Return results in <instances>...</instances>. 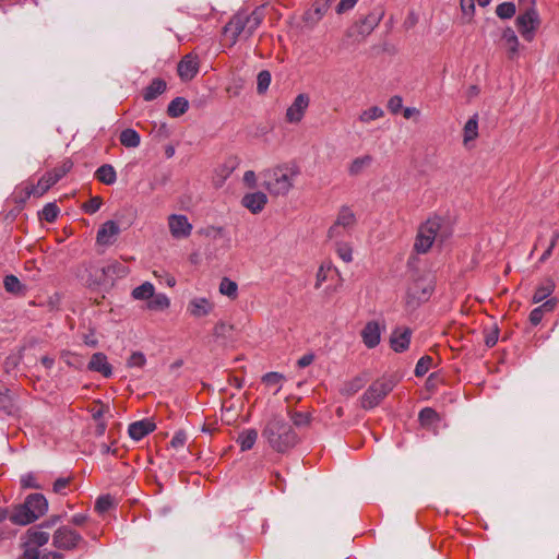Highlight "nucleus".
<instances>
[{
    "label": "nucleus",
    "instance_id": "obj_1",
    "mask_svg": "<svg viewBox=\"0 0 559 559\" xmlns=\"http://www.w3.org/2000/svg\"><path fill=\"white\" fill-rule=\"evenodd\" d=\"M300 167L294 162H284L262 171L263 187L273 197H285L300 176Z\"/></svg>",
    "mask_w": 559,
    "mask_h": 559
},
{
    "label": "nucleus",
    "instance_id": "obj_2",
    "mask_svg": "<svg viewBox=\"0 0 559 559\" xmlns=\"http://www.w3.org/2000/svg\"><path fill=\"white\" fill-rule=\"evenodd\" d=\"M262 437L278 453H285L298 443L297 433L282 414H274L267 419Z\"/></svg>",
    "mask_w": 559,
    "mask_h": 559
},
{
    "label": "nucleus",
    "instance_id": "obj_3",
    "mask_svg": "<svg viewBox=\"0 0 559 559\" xmlns=\"http://www.w3.org/2000/svg\"><path fill=\"white\" fill-rule=\"evenodd\" d=\"M263 10L258 8L251 13L238 12L225 25L223 29V43L233 47L239 40H247L261 25Z\"/></svg>",
    "mask_w": 559,
    "mask_h": 559
},
{
    "label": "nucleus",
    "instance_id": "obj_4",
    "mask_svg": "<svg viewBox=\"0 0 559 559\" xmlns=\"http://www.w3.org/2000/svg\"><path fill=\"white\" fill-rule=\"evenodd\" d=\"M451 235L452 229L443 217L437 215L428 217L418 227L414 250L418 254H425L436 242L443 243Z\"/></svg>",
    "mask_w": 559,
    "mask_h": 559
},
{
    "label": "nucleus",
    "instance_id": "obj_5",
    "mask_svg": "<svg viewBox=\"0 0 559 559\" xmlns=\"http://www.w3.org/2000/svg\"><path fill=\"white\" fill-rule=\"evenodd\" d=\"M47 509L46 498L40 493H32L23 504L12 510L10 521L14 524L27 525L44 515Z\"/></svg>",
    "mask_w": 559,
    "mask_h": 559
},
{
    "label": "nucleus",
    "instance_id": "obj_6",
    "mask_svg": "<svg viewBox=\"0 0 559 559\" xmlns=\"http://www.w3.org/2000/svg\"><path fill=\"white\" fill-rule=\"evenodd\" d=\"M399 380L395 374H385L372 382L360 399L361 406L366 409L376 407L394 389Z\"/></svg>",
    "mask_w": 559,
    "mask_h": 559
},
{
    "label": "nucleus",
    "instance_id": "obj_7",
    "mask_svg": "<svg viewBox=\"0 0 559 559\" xmlns=\"http://www.w3.org/2000/svg\"><path fill=\"white\" fill-rule=\"evenodd\" d=\"M515 25L524 40L533 41L540 25L538 12L534 8H530L520 13L515 20Z\"/></svg>",
    "mask_w": 559,
    "mask_h": 559
},
{
    "label": "nucleus",
    "instance_id": "obj_8",
    "mask_svg": "<svg viewBox=\"0 0 559 559\" xmlns=\"http://www.w3.org/2000/svg\"><path fill=\"white\" fill-rule=\"evenodd\" d=\"M357 223L356 214L349 206H342L337 212L334 224L328 230L330 239H337L344 233L352 230Z\"/></svg>",
    "mask_w": 559,
    "mask_h": 559
},
{
    "label": "nucleus",
    "instance_id": "obj_9",
    "mask_svg": "<svg viewBox=\"0 0 559 559\" xmlns=\"http://www.w3.org/2000/svg\"><path fill=\"white\" fill-rule=\"evenodd\" d=\"M216 304L211 296H193L187 304V313L194 320H201L214 313Z\"/></svg>",
    "mask_w": 559,
    "mask_h": 559
},
{
    "label": "nucleus",
    "instance_id": "obj_10",
    "mask_svg": "<svg viewBox=\"0 0 559 559\" xmlns=\"http://www.w3.org/2000/svg\"><path fill=\"white\" fill-rule=\"evenodd\" d=\"M55 185L56 181L49 173H46L38 179L37 183L26 181L19 187V190L24 193V198L22 200L31 197L40 198Z\"/></svg>",
    "mask_w": 559,
    "mask_h": 559
},
{
    "label": "nucleus",
    "instance_id": "obj_11",
    "mask_svg": "<svg viewBox=\"0 0 559 559\" xmlns=\"http://www.w3.org/2000/svg\"><path fill=\"white\" fill-rule=\"evenodd\" d=\"M435 290V283L430 277H418L408 286V297L417 302L427 301Z\"/></svg>",
    "mask_w": 559,
    "mask_h": 559
},
{
    "label": "nucleus",
    "instance_id": "obj_12",
    "mask_svg": "<svg viewBox=\"0 0 559 559\" xmlns=\"http://www.w3.org/2000/svg\"><path fill=\"white\" fill-rule=\"evenodd\" d=\"M384 329L385 325L381 324L379 321H368L360 332L364 345L367 348L377 347L381 342V335Z\"/></svg>",
    "mask_w": 559,
    "mask_h": 559
},
{
    "label": "nucleus",
    "instance_id": "obj_13",
    "mask_svg": "<svg viewBox=\"0 0 559 559\" xmlns=\"http://www.w3.org/2000/svg\"><path fill=\"white\" fill-rule=\"evenodd\" d=\"M310 99L306 94H299L295 97L292 105L287 108L285 114V120L288 123H299L309 107Z\"/></svg>",
    "mask_w": 559,
    "mask_h": 559
},
{
    "label": "nucleus",
    "instance_id": "obj_14",
    "mask_svg": "<svg viewBox=\"0 0 559 559\" xmlns=\"http://www.w3.org/2000/svg\"><path fill=\"white\" fill-rule=\"evenodd\" d=\"M168 228L175 239L188 238L192 231V225L186 215L171 214L168 216Z\"/></svg>",
    "mask_w": 559,
    "mask_h": 559
},
{
    "label": "nucleus",
    "instance_id": "obj_15",
    "mask_svg": "<svg viewBox=\"0 0 559 559\" xmlns=\"http://www.w3.org/2000/svg\"><path fill=\"white\" fill-rule=\"evenodd\" d=\"M80 542H82L81 535L67 526L58 528L53 534V544L58 548L73 549Z\"/></svg>",
    "mask_w": 559,
    "mask_h": 559
},
{
    "label": "nucleus",
    "instance_id": "obj_16",
    "mask_svg": "<svg viewBox=\"0 0 559 559\" xmlns=\"http://www.w3.org/2000/svg\"><path fill=\"white\" fill-rule=\"evenodd\" d=\"M412 338V330L407 326L395 328L390 335V346L395 353L408 349Z\"/></svg>",
    "mask_w": 559,
    "mask_h": 559
},
{
    "label": "nucleus",
    "instance_id": "obj_17",
    "mask_svg": "<svg viewBox=\"0 0 559 559\" xmlns=\"http://www.w3.org/2000/svg\"><path fill=\"white\" fill-rule=\"evenodd\" d=\"M267 204V195L262 191L246 193L241 199V205L252 214L261 213Z\"/></svg>",
    "mask_w": 559,
    "mask_h": 559
},
{
    "label": "nucleus",
    "instance_id": "obj_18",
    "mask_svg": "<svg viewBox=\"0 0 559 559\" xmlns=\"http://www.w3.org/2000/svg\"><path fill=\"white\" fill-rule=\"evenodd\" d=\"M119 233V225L114 221H107L99 227L96 235V242L99 246L108 247L116 241Z\"/></svg>",
    "mask_w": 559,
    "mask_h": 559
},
{
    "label": "nucleus",
    "instance_id": "obj_19",
    "mask_svg": "<svg viewBox=\"0 0 559 559\" xmlns=\"http://www.w3.org/2000/svg\"><path fill=\"white\" fill-rule=\"evenodd\" d=\"M178 75L183 81L192 80L199 72V58L197 55L188 53L178 63Z\"/></svg>",
    "mask_w": 559,
    "mask_h": 559
},
{
    "label": "nucleus",
    "instance_id": "obj_20",
    "mask_svg": "<svg viewBox=\"0 0 559 559\" xmlns=\"http://www.w3.org/2000/svg\"><path fill=\"white\" fill-rule=\"evenodd\" d=\"M384 16L382 9H376L369 12L364 19L356 24V29L359 35H369L381 22Z\"/></svg>",
    "mask_w": 559,
    "mask_h": 559
},
{
    "label": "nucleus",
    "instance_id": "obj_21",
    "mask_svg": "<svg viewBox=\"0 0 559 559\" xmlns=\"http://www.w3.org/2000/svg\"><path fill=\"white\" fill-rule=\"evenodd\" d=\"M501 40L507 49L508 58L513 60L519 56L520 52V40L515 32L511 27H507L502 31Z\"/></svg>",
    "mask_w": 559,
    "mask_h": 559
},
{
    "label": "nucleus",
    "instance_id": "obj_22",
    "mask_svg": "<svg viewBox=\"0 0 559 559\" xmlns=\"http://www.w3.org/2000/svg\"><path fill=\"white\" fill-rule=\"evenodd\" d=\"M479 135L478 115H473L464 124L462 132V143L465 147H472Z\"/></svg>",
    "mask_w": 559,
    "mask_h": 559
},
{
    "label": "nucleus",
    "instance_id": "obj_23",
    "mask_svg": "<svg viewBox=\"0 0 559 559\" xmlns=\"http://www.w3.org/2000/svg\"><path fill=\"white\" fill-rule=\"evenodd\" d=\"M155 429V424L151 420H139L135 423H132L129 426V436L135 440L139 441L143 439L145 436H147L150 432H152Z\"/></svg>",
    "mask_w": 559,
    "mask_h": 559
},
{
    "label": "nucleus",
    "instance_id": "obj_24",
    "mask_svg": "<svg viewBox=\"0 0 559 559\" xmlns=\"http://www.w3.org/2000/svg\"><path fill=\"white\" fill-rule=\"evenodd\" d=\"M372 163L373 157L369 154L357 156L347 166L348 175L352 177L359 176L371 167Z\"/></svg>",
    "mask_w": 559,
    "mask_h": 559
},
{
    "label": "nucleus",
    "instance_id": "obj_25",
    "mask_svg": "<svg viewBox=\"0 0 559 559\" xmlns=\"http://www.w3.org/2000/svg\"><path fill=\"white\" fill-rule=\"evenodd\" d=\"M88 369L92 371H96L102 373L104 377H110L112 373V369L110 364L107 360V357L103 353H95L90 362Z\"/></svg>",
    "mask_w": 559,
    "mask_h": 559
},
{
    "label": "nucleus",
    "instance_id": "obj_26",
    "mask_svg": "<svg viewBox=\"0 0 559 559\" xmlns=\"http://www.w3.org/2000/svg\"><path fill=\"white\" fill-rule=\"evenodd\" d=\"M49 540V534L38 530V528H31L26 533V549H36L45 544H47Z\"/></svg>",
    "mask_w": 559,
    "mask_h": 559
},
{
    "label": "nucleus",
    "instance_id": "obj_27",
    "mask_svg": "<svg viewBox=\"0 0 559 559\" xmlns=\"http://www.w3.org/2000/svg\"><path fill=\"white\" fill-rule=\"evenodd\" d=\"M167 84L162 79H154L148 86H146L143 92L142 96L144 100L151 102L157 98L159 95H162L166 91Z\"/></svg>",
    "mask_w": 559,
    "mask_h": 559
},
{
    "label": "nucleus",
    "instance_id": "obj_28",
    "mask_svg": "<svg viewBox=\"0 0 559 559\" xmlns=\"http://www.w3.org/2000/svg\"><path fill=\"white\" fill-rule=\"evenodd\" d=\"M109 408L107 405L103 404L102 402H93V404L90 407V412L92 417L99 421L97 425V433L103 435L106 430V424L102 421L100 419L103 416L108 413Z\"/></svg>",
    "mask_w": 559,
    "mask_h": 559
},
{
    "label": "nucleus",
    "instance_id": "obj_29",
    "mask_svg": "<svg viewBox=\"0 0 559 559\" xmlns=\"http://www.w3.org/2000/svg\"><path fill=\"white\" fill-rule=\"evenodd\" d=\"M95 178L104 185L111 186L117 180V174L112 165L105 164L95 171Z\"/></svg>",
    "mask_w": 559,
    "mask_h": 559
},
{
    "label": "nucleus",
    "instance_id": "obj_30",
    "mask_svg": "<svg viewBox=\"0 0 559 559\" xmlns=\"http://www.w3.org/2000/svg\"><path fill=\"white\" fill-rule=\"evenodd\" d=\"M170 307V299L164 293H154L152 298L146 305V308L152 311H165Z\"/></svg>",
    "mask_w": 559,
    "mask_h": 559
},
{
    "label": "nucleus",
    "instance_id": "obj_31",
    "mask_svg": "<svg viewBox=\"0 0 559 559\" xmlns=\"http://www.w3.org/2000/svg\"><path fill=\"white\" fill-rule=\"evenodd\" d=\"M556 307L554 299L546 300L542 306L533 309L530 313V321L533 325H537L543 320L546 312H551Z\"/></svg>",
    "mask_w": 559,
    "mask_h": 559
},
{
    "label": "nucleus",
    "instance_id": "obj_32",
    "mask_svg": "<svg viewBox=\"0 0 559 559\" xmlns=\"http://www.w3.org/2000/svg\"><path fill=\"white\" fill-rule=\"evenodd\" d=\"M258 439V432L255 429H247L239 433L237 442L240 445L241 451H248L253 448Z\"/></svg>",
    "mask_w": 559,
    "mask_h": 559
},
{
    "label": "nucleus",
    "instance_id": "obj_33",
    "mask_svg": "<svg viewBox=\"0 0 559 559\" xmlns=\"http://www.w3.org/2000/svg\"><path fill=\"white\" fill-rule=\"evenodd\" d=\"M154 293V285L150 282H144L140 286L132 289L131 296L135 300H145L148 302Z\"/></svg>",
    "mask_w": 559,
    "mask_h": 559
},
{
    "label": "nucleus",
    "instance_id": "obj_34",
    "mask_svg": "<svg viewBox=\"0 0 559 559\" xmlns=\"http://www.w3.org/2000/svg\"><path fill=\"white\" fill-rule=\"evenodd\" d=\"M218 292L221 295L235 300L238 297V285L235 281L228 277H223L218 285Z\"/></svg>",
    "mask_w": 559,
    "mask_h": 559
},
{
    "label": "nucleus",
    "instance_id": "obj_35",
    "mask_svg": "<svg viewBox=\"0 0 559 559\" xmlns=\"http://www.w3.org/2000/svg\"><path fill=\"white\" fill-rule=\"evenodd\" d=\"M189 107V103L183 97H176L173 99L167 108V112L170 117L177 118L182 116Z\"/></svg>",
    "mask_w": 559,
    "mask_h": 559
},
{
    "label": "nucleus",
    "instance_id": "obj_36",
    "mask_svg": "<svg viewBox=\"0 0 559 559\" xmlns=\"http://www.w3.org/2000/svg\"><path fill=\"white\" fill-rule=\"evenodd\" d=\"M120 142L126 147H138L141 142L140 134L133 129H126L120 133Z\"/></svg>",
    "mask_w": 559,
    "mask_h": 559
},
{
    "label": "nucleus",
    "instance_id": "obj_37",
    "mask_svg": "<svg viewBox=\"0 0 559 559\" xmlns=\"http://www.w3.org/2000/svg\"><path fill=\"white\" fill-rule=\"evenodd\" d=\"M384 116V111L379 106H372L362 110L359 115V121L362 123H370L373 120L380 119Z\"/></svg>",
    "mask_w": 559,
    "mask_h": 559
},
{
    "label": "nucleus",
    "instance_id": "obj_38",
    "mask_svg": "<svg viewBox=\"0 0 559 559\" xmlns=\"http://www.w3.org/2000/svg\"><path fill=\"white\" fill-rule=\"evenodd\" d=\"M335 251L338 258L345 263H350L353 261V248L349 242L336 241Z\"/></svg>",
    "mask_w": 559,
    "mask_h": 559
},
{
    "label": "nucleus",
    "instance_id": "obj_39",
    "mask_svg": "<svg viewBox=\"0 0 559 559\" xmlns=\"http://www.w3.org/2000/svg\"><path fill=\"white\" fill-rule=\"evenodd\" d=\"M554 288H555V285L551 281H548L547 283L537 287V289L535 290V293L533 295V302L539 304L543 300H545L548 296L551 295V293L554 292Z\"/></svg>",
    "mask_w": 559,
    "mask_h": 559
},
{
    "label": "nucleus",
    "instance_id": "obj_40",
    "mask_svg": "<svg viewBox=\"0 0 559 559\" xmlns=\"http://www.w3.org/2000/svg\"><path fill=\"white\" fill-rule=\"evenodd\" d=\"M73 164L70 159H64L60 165L48 171L56 183L63 178L72 168Z\"/></svg>",
    "mask_w": 559,
    "mask_h": 559
},
{
    "label": "nucleus",
    "instance_id": "obj_41",
    "mask_svg": "<svg viewBox=\"0 0 559 559\" xmlns=\"http://www.w3.org/2000/svg\"><path fill=\"white\" fill-rule=\"evenodd\" d=\"M419 421L423 426H431L439 421V415L435 409L426 407L419 413Z\"/></svg>",
    "mask_w": 559,
    "mask_h": 559
},
{
    "label": "nucleus",
    "instance_id": "obj_42",
    "mask_svg": "<svg viewBox=\"0 0 559 559\" xmlns=\"http://www.w3.org/2000/svg\"><path fill=\"white\" fill-rule=\"evenodd\" d=\"M4 288L9 293L21 294L23 286L20 280L14 275H7L3 281Z\"/></svg>",
    "mask_w": 559,
    "mask_h": 559
},
{
    "label": "nucleus",
    "instance_id": "obj_43",
    "mask_svg": "<svg viewBox=\"0 0 559 559\" xmlns=\"http://www.w3.org/2000/svg\"><path fill=\"white\" fill-rule=\"evenodd\" d=\"M364 386V381L360 378H355L352 381L345 383L341 390V393L345 396H350L357 393Z\"/></svg>",
    "mask_w": 559,
    "mask_h": 559
},
{
    "label": "nucleus",
    "instance_id": "obj_44",
    "mask_svg": "<svg viewBox=\"0 0 559 559\" xmlns=\"http://www.w3.org/2000/svg\"><path fill=\"white\" fill-rule=\"evenodd\" d=\"M333 272L331 264H321L316 275V288H319Z\"/></svg>",
    "mask_w": 559,
    "mask_h": 559
},
{
    "label": "nucleus",
    "instance_id": "obj_45",
    "mask_svg": "<svg viewBox=\"0 0 559 559\" xmlns=\"http://www.w3.org/2000/svg\"><path fill=\"white\" fill-rule=\"evenodd\" d=\"M58 214H59L58 206L55 203H48L41 210L40 218L48 223H52L58 217Z\"/></svg>",
    "mask_w": 559,
    "mask_h": 559
},
{
    "label": "nucleus",
    "instance_id": "obj_46",
    "mask_svg": "<svg viewBox=\"0 0 559 559\" xmlns=\"http://www.w3.org/2000/svg\"><path fill=\"white\" fill-rule=\"evenodd\" d=\"M262 381L270 388H276V392L281 390L283 376L277 372H269L263 376Z\"/></svg>",
    "mask_w": 559,
    "mask_h": 559
},
{
    "label": "nucleus",
    "instance_id": "obj_47",
    "mask_svg": "<svg viewBox=\"0 0 559 559\" xmlns=\"http://www.w3.org/2000/svg\"><path fill=\"white\" fill-rule=\"evenodd\" d=\"M515 11V5L512 2H503L496 8V14L500 19H511Z\"/></svg>",
    "mask_w": 559,
    "mask_h": 559
},
{
    "label": "nucleus",
    "instance_id": "obj_48",
    "mask_svg": "<svg viewBox=\"0 0 559 559\" xmlns=\"http://www.w3.org/2000/svg\"><path fill=\"white\" fill-rule=\"evenodd\" d=\"M271 84V73L266 70L261 71L257 79V91L259 94H264Z\"/></svg>",
    "mask_w": 559,
    "mask_h": 559
},
{
    "label": "nucleus",
    "instance_id": "obj_49",
    "mask_svg": "<svg viewBox=\"0 0 559 559\" xmlns=\"http://www.w3.org/2000/svg\"><path fill=\"white\" fill-rule=\"evenodd\" d=\"M432 358L430 356H423L416 364L415 374L417 377L425 376L432 366Z\"/></svg>",
    "mask_w": 559,
    "mask_h": 559
},
{
    "label": "nucleus",
    "instance_id": "obj_50",
    "mask_svg": "<svg viewBox=\"0 0 559 559\" xmlns=\"http://www.w3.org/2000/svg\"><path fill=\"white\" fill-rule=\"evenodd\" d=\"M146 362V358L143 353L134 352L131 354L127 361V366L130 368H142Z\"/></svg>",
    "mask_w": 559,
    "mask_h": 559
},
{
    "label": "nucleus",
    "instance_id": "obj_51",
    "mask_svg": "<svg viewBox=\"0 0 559 559\" xmlns=\"http://www.w3.org/2000/svg\"><path fill=\"white\" fill-rule=\"evenodd\" d=\"M112 507V498L110 496H100L95 503V510L98 513H105Z\"/></svg>",
    "mask_w": 559,
    "mask_h": 559
},
{
    "label": "nucleus",
    "instance_id": "obj_52",
    "mask_svg": "<svg viewBox=\"0 0 559 559\" xmlns=\"http://www.w3.org/2000/svg\"><path fill=\"white\" fill-rule=\"evenodd\" d=\"M102 204V198L93 197L86 203L83 204V210L88 214H94L100 209Z\"/></svg>",
    "mask_w": 559,
    "mask_h": 559
},
{
    "label": "nucleus",
    "instance_id": "obj_53",
    "mask_svg": "<svg viewBox=\"0 0 559 559\" xmlns=\"http://www.w3.org/2000/svg\"><path fill=\"white\" fill-rule=\"evenodd\" d=\"M21 486L23 488H41V486L37 483L35 474L33 473H27L21 477Z\"/></svg>",
    "mask_w": 559,
    "mask_h": 559
},
{
    "label": "nucleus",
    "instance_id": "obj_54",
    "mask_svg": "<svg viewBox=\"0 0 559 559\" xmlns=\"http://www.w3.org/2000/svg\"><path fill=\"white\" fill-rule=\"evenodd\" d=\"M558 238H559V234L557 231H554L552 235H551V238H550L548 247L543 252V254H542V257L539 259V261L542 263L547 261L550 258V255L552 254V251H554V249H555V247L557 245Z\"/></svg>",
    "mask_w": 559,
    "mask_h": 559
},
{
    "label": "nucleus",
    "instance_id": "obj_55",
    "mask_svg": "<svg viewBox=\"0 0 559 559\" xmlns=\"http://www.w3.org/2000/svg\"><path fill=\"white\" fill-rule=\"evenodd\" d=\"M460 7L462 13L471 21L475 13V0H460Z\"/></svg>",
    "mask_w": 559,
    "mask_h": 559
},
{
    "label": "nucleus",
    "instance_id": "obj_56",
    "mask_svg": "<svg viewBox=\"0 0 559 559\" xmlns=\"http://www.w3.org/2000/svg\"><path fill=\"white\" fill-rule=\"evenodd\" d=\"M242 182L249 189L257 188V185H258L257 174L253 170L245 171L243 177H242Z\"/></svg>",
    "mask_w": 559,
    "mask_h": 559
},
{
    "label": "nucleus",
    "instance_id": "obj_57",
    "mask_svg": "<svg viewBox=\"0 0 559 559\" xmlns=\"http://www.w3.org/2000/svg\"><path fill=\"white\" fill-rule=\"evenodd\" d=\"M187 442V436L185 432L182 431H178L175 433V436L173 437L171 441H170V445L174 448V449H181L185 447Z\"/></svg>",
    "mask_w": 559,
    "mask_h": 559
},
{
    "label": "nucleus",
    "instance_id": "obj_58",
    "mask_svg": "<svg viewBox=\"0 0 559 559\" xmlns=\"http://www.w3.org/2000/svg\"><path fill=\"white\" fill-rule=\"evenodd\" d=\"M402 106H403V99L400 96H393L388 102V109L392 114H397L402 109Z\"/></svg>",
    "mask_w": 559,
    "mask_h": 559
},
{
    "label": "nucleus",
    "instance_id": "obj_59",
    "mask_svg": "<svg viewBox=\"0 0 559 559\" xmlns=\"http://www.w3.org/2000/svg\"><path fill=\"white\" fill-rule=\"evenodd\" d=\"M71 481V478L70 477H61V478H58L55 483H53V491L56 493H64V490L67 489V487L69 486Z\"/></svg>",
    "mask_w": 559,
    "mask_h": 559
},
{
    "label": "nucleus",
    "instance_id": "obj_60",
    "mask_svg": "<svg viewBox=\"0 0 559 559\" xmlns=\"http://www.w3.org/2000/svg\"><path fill=\"white\" fill-rule=\"evenodd\" d=\"M233 330V325L225 322V321H218L214 326V333L218 336L225 335L227 332Z\"/></svg>",
    "mask_w": 559,
    "mask_h": 559
},
{
    "label": "nucleus",
    "instance_id": "obj_61",
    "mask_svg": "<svg viewBox=\"0 0 559 559\" xmlns=\"http://www.w3.org/2000/svg\"><path fill=\"white\" fill-rule=\"evenodd\" d=\"M290 419L294 423V425L297 426V427L305 426V425H307L309 423V416L307 414H304V413H294L290 416Z\"/></svg>",
    "mask_w": 559,
    "mask_h": 559
},
{
    "label": "nucleus",
    "instance_id": "obj_62",
    "mask_svg": "<svg viewBox=\"0 0 559 559\" xmlns=\"http://www.w3.org/2000/svg\"><path fill=\"white\" fill-rule=\"evenodd\" d=\"M88 520L87 513H78L70 519V523L75 526H83Z\"/></svg>",
    "mask_w": 559,
    "mask_h": 559
},
{
    "label": "nucleus",
    "instance_id": "obj_63",
    "mask_svg": "<svg viewBox=\"0 0 559 559\" xmlns=\"http://www.w3.org/2000/svg\"><path fill=\"white\" fill-rule=\"evenodd\" d=\"M357 1L358 0H341L336 8L337 13H343L347 10H350L354 8Z\"/></svg>",
    "mask_w": 559,
    "mask_h": 559
},
{
    "label": "nucleus",
    "instance_id": "obj_64",
    "mask_svg": "<svg viewBox=\"0 0 559 559\" xmlns=\"http://www.w3.org/2000/svg\"><path fill=\"white\" fill-rule=\"evenodd\" d=\"M313 360H314L313 354H311V353L306 354L298 359L297 365L300 368H305V367H308L309 365H311L313 362Z\"/></svg>",
    "mask_w": 559,
    "mask_h": 559
}]
</instances>
